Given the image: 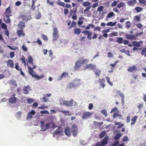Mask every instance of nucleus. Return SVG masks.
I'll return each mask as SVG.
<instances>
[{
    "mask_svg": "<svg viewBox=\"0 0 146 146\" xmlns=\"http://www.w3.org/2000/svg\"><path fill=\"white\" fill-rule=\"evenodd\" d=\"M28 68L29 73L33 77L36 78L37 80H38L44 77V75L43 74H42L40 76H38L36 75L35 72H34L33 71V69L30 66H28Z\"/></svg>",
    "mask_w": 146,
    "mask_h": 146,
    "instance_id": "nucleus-1",
    "label": "nucleus"
},
{
    "mask_svg": "<svg viewBox=\"0 0 146 146\" xmlns=\"http://www.w3.org/2000/svg\"><path fill=\"white\" fill-rule=\"evenodd\" d=\"M108 137H105L101 142H98L95 146H105L108 143Z\"/></svg>",
    "mask_w": 146,
    "mask_h": 146,
    "instance_id": "nucleus-2",
    "label": "nucleus"
},
{
    "mask_svg": "<svg viewBox=\"0 0 146 146\" xmlns=\"http://www.w3.org/2000/svg\"><path fill=\"white\" fill-rule=\"evenodd\" d=\"M40 127L43 131H45L49 128L51 124L47 123L45 124L44 122L43 121H40Z\"/></svg>",
    "mask_w": 146,
    "mask_h": 146,
    "instance_id": "nucleus-3",
    "label": "nucleus"
},
{
    "mask_svg": "<svg viewBox=\"0 0 146 146\" xmlns=\"http://www.w3.org/2000/svg\"><path fill=\"white\" fill-rule=\"evenodd\" d=\"M72 132L73 136L76 137L78 133V128L76 124H73L71 129Z\"/></svg>",
    "mask_w": 146,
    "mask_h": 146,
    "instance_id": "nucleus-4",
    "label": "nucleus"
},
{
    "mask_svg": "<svg viewBox=\"0 0 146 146\" xmlns=\"http://www.w3.org/2000/svg\"><path fill=\"white\" fill-rule=\"evenodd\" d=\"M58 129H56L53 133V135L54 137L56 135L60 134L62 135L63 134V130L61 127L58 126Z\"/></svg>",
    "mask_w": 146,
    "mask_h": 146,
    "instance_id": "nucleus-5",
    "label": "nucleus"
},
{
    "mask_svg": "<svg viewBox=\"0 0 146 146\" xmlns=\"http://www.w3.org/2000/svg\"><path fill=\"white\" fill-rule=\"evenodd\" d=\"M74 100H71L70 101H63L62 102V105L67 107H71L72 106Z\"/></svg>",
    "mask_w": 146,
    "mask_h": 146,
    "instance_id": "nucleus-6",
    "label": "nucleus"
},
{
    "mask_svg": "<svg viewBox=\"0 0 146 146\" xmlns=\"http://www.w3.org/2000/svg\"><path fill=\"white\" fill-rule=\"evenodd\" d=\"M96 67V65H94L93 64L91 63L85 66L84 68V69L86 70L87 69L90 68L91 69L94 70Z\"/></svg>",
    "mask_w": 146,
    "mask_h": 146,
    "instance_id": "nucleus-7",
    "label": "nucleus"
},
{
    "mask_svg": "<svg viewBox=\"0 0 146 146\" xmlns=\"http://www.w3.org/2000/svg\"><path fill=\"white\" fill-rule=\"evenodd\" d=\"M126 38L129 40H136L137 37H135V35L131 34H127L125 36Z\"/></svg>",
    "mask_w": 146,
    "mask_h": 146,
    "instance_id": "nucleus-8",
    "label": "nucleus"
},
{
    "mask_svg": "<svg viewBox=\"0 0 146 146\" xmlns=\"http://www.w3.org/2000/svg\"><path fill=\"white\" fill-rule=\"evenodd\" d=\"M35 111L33 110H32L31 111L29 112L26 117V120H28L29 119H31L33 118L32 115H34L35 114Z\"/></svg>",
    "mask_w": 146,
    "mask_h": 146,
    "instance_id": "nucleus-9",
    "label": "nucleus"
},
{
    "mask_svg": "<svg viewBox=\"0 0 146 146\" xmlns=\"http://www.w3.org/2000/svg\"><path fill=\"white\" fill-rule=\"evenodd\" d=\"M93 113L92 112H84L83 114L82 117L83 119H86L90 116Z\"/></svg>",
    "mask_w": 146,
    "mask_h": 146,
    "instance_id": "nucleus-10",
    "label": "nucleus"
},
{
    "mask_svg": "<svg viewBox=\"0 0 146 146\" xmlns=\"http://www.w3.org/2000/svg\"><path fill=\"white\" fill-rule=\"evenodd\" d=\"M71 130L68 127H67L64 130L65 134L68 136H70L71 135Z\"/></svg>",
    "mask_w": 146,
    "mask_h": 146,
    "instance_id": "nucleus-11",
    "label": "nucleus"
},
{
    "mask_svg": "<svg viewBox=\"0 0 146 146\" xmlns=\"http://www.w3.org/2000/svg\"><path fill=\"white\" fill-rule=\"evenodd\" d=\"M13 97H11L9 99V102L11 104H15L17 101V98L15 97V95H13Z\"/></svg>",
    "mask_w": 146,
    "mask_h": 146,
    "instance_id": "nucleus-12",
    "label": "nucleus"
},
{
    "mask_svg": "<svg viewBox=\"0 0 146 146\" xmlns=\"http://www.w3.org/2000/svg\"><path fill=\"white\" fill-rule=\"evenodd\" d=\"M136 0H130L127 2L128 5L130 6H133L136 4Z\"/></svg>",
    "mask_w": 146,
    "mask_h": 146,
    "instance_id": "nucleus-13",
    "label": "nucleus"
},
{
    "mask_svg": "<svg viewBox=\"0 0 146 146\" xmlns=\"http://www.w3.org/2000/svg\"><path fill=\"white\" fill-rule=\"evenodd\" d=\"M137 70V67L135 66H132L129 67L128 69V71L130 72H133L134 71H136Z\"/></svg>",
    "mask_w": 146,
    "mask_h": 146,
    "instance_id": "nucleus-14",
    "label": "nucleus"
},
{
    "mask_svg": "<svg viewBox=\"0 0 146 146\" xmlns=\"http://www.w3.org/2000/svg\"><path fill=\"white\" fill-rule=\"evenodd\" d=\"M51 94H48L45 95L42 97V99L43 101L44 102H46L48 100V98L51 96Z\"/></svg>",
    "mask_w": 146,
    "mask_h": 146,
    "instance_id": "nucleus-15",
    "label": "nucleus"
},
{
    "mask_svg": "<svg viewBox=\"0 0 146 146\" xmlns=\"http://www.w3.org/2000/svg\"><path fill=\"white\" fill-rule=\"evenodd\" d=\"M8 66L13 68L14 66V63L13 61L11 60H9L7 62Z\"/></svg>",
    "mask_w": 146,
    "mask_h": 146,
    "instance_id": "nucleus-16",
    "label": "nucleus"
},
{
    "mask_svg": "<svg viewBox=\"0 0 146 146\" xmlns=\"http://www.w3.org/2000/svg\"><path fill=\"white\" fill-rule=\"evenodd\" d=\"M99 82L100 85L101 86L102 88H104L105 86V84H104L105 82V80L104 78L102 79H99Z\"/></svg>",
    "mask_w": 146,
    "mask_h": 146,
    "instance_id": "nucleus-17",
    "label": "nucleus"
},
{
    "mask_svg": "<svg viewBox=\"0 0 146 146\" xmlns=\"http://www.w3.org/2000/svg\"><path fill=\"white\" fill-rule=\"evenodd\" d=\"M81 66V63L80 60H77L75 63L74 68L75 69L79 68Z\"/></svg>",
    "mask_w": 146,
    "mask_h": 146,
    "instance_id": "nucleus-18",
    "label": "nucleus"
},
{
    "mask_svg": "<svg viewBox=\"0 0 146 146\" xmlns=\"http://www.w3.org/2000/svg\"><path fill=\"white\" fill-rule=\"evenodd\" d=\"M17 33L19 37H21V36H23L25 35V34L24 33L23 29L21 30H17Z\"/></svg>",
    "mask_w": 146,
    "mask_h": 146,
    "instance_id": "nucleus-19",
    "label": "nucleus"
},
{
    "mask_svg": "<svg viewBox=\"0 0 146 146\" xmlns=\"http://www.w3.org/2000/svg\"><path fill=\"white\" fill-rule=\"evenodd\" d=\"M58 111L59 112H61L63 113L64 115H71V113H70V111L68 110H59Z\"/></svg>",
    "mask_w": 146,
    "mask_h": 146,
    "instance_id": "nucleus-20",
    "label": "nucleus"
},
{
    "mask_svg": "<svg viewBox=\"0 0 146 146\" xmlns=\"http://www.w3.org/2000/svg\"><path fill=\"white\" fill-rule=\"evenodd\" d=\"M133 46L136 47H139L140 46V43H142V42L141 41L138 42L136 41H134L132 42Z\"/></svg>",
    "mask_w": 146,
    "mask_h": 146,
    "instance_id": "nucleus-21",
    "label": "nucleus"
},
{
    "mask_svg": "<svg viewBox=\"0 0 146 146\" xmlns=\"http://www.w3.org/2000/svg\"><path fill=\"white\" fill-rule=\"evenodd\" d=\"M18 26L19 28L22 29L24 28L25 26V23L22 21H19Z\"/></svg>",
    "mask_w": 146,
    "mask_h": 146,
    "instance_id": "nucleus-22",
    "label": "nucleus"
},
{
    "mask_svg": "<svg viewBox=\"0 0 146 146\" xmlns=\"http://www.w3.org/2000/svg\"><path fill=\"white\" fill-rule=\"evenodd\" d=\"M68 76V73L64 72L62 73L61 76H60L59 78L58 79L59 80L62 79L63 77L66 78Z\"/></svg>",
    "mask_w": 146,
    "mask_h": 146,
    "instance_id": "nucleus-23",
    "label": "nucleus"
},
{
    "mask_svg": "<svg viewBox=\"0 0 146 146\" xmlns=\"http://www.w3.org/2000/svg\"><path fill=\"white\" fill-rule=\"evenodd\" d=\"M11 13V11L10 10V7H9L6 9L5 13V16H11L10 14Z\"/></svg>",
    "mask_w": 146,
    "mask_h": 146,
    "instance_id": "nucleus-24",
    "label": "nucleus"
},
{
    "mask_svg": "<svg viewBox=\"0 0 146 146\" xmlns=\"http://www.w3.org/2000/svg\"><path fill=\"white\" fill-rule=\"evenodd\" d=\"M30 90V87L29 86H25L23 89L24 93L25 94H27L29 93L28 91Z\"/></svg>",
    "mask_w": 146,
    "mask_h": 146,
    "instance_id": "nucleus-25",
    "label": "nucleus"
},
{
    "mask_svg": "<svg viewBox=\"0 0 146 146\" xmlns=\"http://www.w3.org/2000/svg\"><path fill=\"white\" fill-rule=\"evenodd\" d=\"M84 19V18L83 17H80L79 18V21L78 22V24L79 25H81L83 23V21H82Z\"/></svg>",
    "mask_w": 146,
    "mask_h": 146,
    "instance_id": "nucleus-26",
    "label": "nucleus"
},
{
    "mask_svg": "<svg viewBox=\"0 0 146 146\" xmlns=\"http://www.w3.org/2000/svg\"><path fill=\"white\" fill-rule=\"evenodd\" d=\"M94 71L96 75V76H98L99 77L100 74L101 72V70H99L97 69L96 68L94 70H93Z\"/></svg>",
    "mask_w": 146,
    "mask_h": 146,
    "instance_id": "nucleus-27",
    "label": "nucleus"
},
{
    "mask_svg": "<svg viewBox=\"0 0 146 146\" xmlns=\"http://www.w3.org/2000/svg\"><path fill=\"white\" fill-rule=\"evenodd\" d=\"M137 117L138 116L137 115H135L131 119V125H133L135 123L136 121Z\"/></svg>",
    "mask_w": 146,
    "mask_h": 146,
    "instance_id": "nucleus-28",
    "label": "nucleus"
},
{
    "mask_svg": "<svg viewBox=\"0 0 146 146\" xmlns=\"http://www.w3.org/2000/svg\"><path fill=\"white\" fill-rule=\"evenodd\" d=\"M134 10L136 11V13H138L142 11L143 10V9L140 7L137 6L134 8Z\"/></svg>",
    "mask_w": 146,
    "mask_h": 146,
    "instance_id": "nucleus-29",
    "label": "nucleus"
},
{
    "mask_svg": "<svg viewBox=\"0 0 146 146\" xmlns=\"http://www.w3.org/2000/svg\"><path fill=\"white\" fill-rule=\"evenodd\" d=\"M10 16H5V18L4 19V21L7 23H9L11 22L10 19L9 17Z\"/></svg>",
    "mask_w": 146,
    "mask_h": 146,
    "instance_id": "nucleus-30",
    "label": "nucleus"
},
{
    "mask_svg": "<svg viewBox=\"0 0 146 146\" xmlns=\"http://www.w3.org/2000/svg\"><path fill=\"white\" fill-rule=\"evenodd\" d=\"M74 32L75 34L79 35L80 34L81 32V31L80 29L76 28L74 29Z\"/></svg>",
    "mask_w": 146,
    "mask_h": 146,
    "instance_id": "nucleus-31",
    "label": "nucleus"
},
{
    "mask_svg": "<svg viewBox=\"0 0 146 146\" xmlns=\"http://www.w3.org/2000/svg\"><path fill=\"white\" fill-rule=\"evenodd\" d=\"M123 38L122 37H117L116 38V42L120 44L123 43Z\"/></svg>",
    "mask_w": 146,
    "mask_h": 146,
    "instance_id": "nucleus-32",
    "label": "nucleus"
},
{
    "mask_svg": "<svg viewBox=\"0 0 146 146\" xmlns=\"http://www.w3.org/2000/svg\"><path fill=\"white\" fill-rule=\"evenodd\" d=\"M28 62L31 65H33V60L32 57L30 56L28 57Z\"/></svg>",
    "mask_w": 146,
    "mask_h": 146,
    "instance_id": "nucleus-33",
    "label": "nucleus"
},
{
    "mask_svg": "<svg viewBox=\"0 0 146 146\" xmlns=\"http://www.w3.org/2000/svg\"><path fill=\"white\" fill-rule=\"evenodd\" d=\"M116 22L113 23L112 22H108L106 25L107 26H111V27H113L116 25Z\"/></svg>",
    "mask_w": 146,
    "mask_h": 146,
    "instance_id": "nucleus-34",
    "label": "nucleus"
},
{
    "mask_svg": "<svg viewBox=\"0 0 146 146\" xmlns=\"http://www.w3.org/2000/svg\"><path fill=\"white\" fill-rule=\"evenodd\" d=\"M21 60L22 61V63H24L25 65L26 66V59L23 55H22Z\"/></svg>",
    "mask_w": 146,
    "mask_h": 146,
    "instance_id": "nucleus-35",
    "label": "nucleus"
},
{
    "mask_svg": "<svg viewBox=\"0 0 146 146\" xmlns=\"http://www.w3.org/2000/svg\"><path fill=\"white\" fill-rule=\"evenodd\" d=\"M52 36L54 40H56L59 38L58 34H52Z\"/></svg>",
    "mask_w": 146,
    "mask_h": 146,
    "instance_id": "nucleus-36",
    "label": "nucleus"
},
{
    "mask_svg": "<svg viewBox=\"0 0 146 146\" xmlns=\"http://www.w3.org/2000/svg\"><path fill=\"white\" fill-rule=\"evenodd\" d=\"M106 78L108 83L111 86H112L113 83L110 81V78L108 76H106Z\"/></svg>",
    "mask_w": 146,
    "mask_h": 146,
    "instance_id": "nucleus-37",
    "label": "nucleus"
},
{
    "mask_svg": "<svg viewBox=\"0 0 146 146\" xmlns=\"http://www.w3.org/2000/svg\"><path fill=\"white\" fill-rule=\"evenodd\" d=\"M81 62V64H84L88 62L89 61V60L87 59H84L82 60H80Z\"/></svg>",
    "mask_w": 146,
    "mask_h": 146,
    "instance_id": "nucleus-38",
    "label": "nucleus"
},
{
    "mask_svg": "<svg viewBox=\"0 0 146 146\" xmlns=\"http://www.w3.org/2000/svg\"><path fill=\"white\" fill-rule=\"evenodd\" d=\"M121 136V133H118L114 137V139L115 140H117L119 139Z\"/></svg>",
    "mask_w": 146,
    "mask_h": 146,
    "instance_id": "nucleus-39",
    "label": "nucleus"
},
{
    "mask_svg": "<svg viewBox=\"0 0 146 146\" xmlns=\"http://www.w3.org/2000/svg\"><path fill=\"white\" fill-rule=\"evenodd\" d=\"M114 15V13L113 12H111L108 13L107 16V18H110L112 17Z\"/></svg>",
    "mask_w": 146,
    "mask_h": 146,
    "instance_id": "nucleus-40",
    "label": "nucleus"
},
{
    "mask_svg": "<svg viewBox=\"0 0 146 146\" xmlns=\"http://www.w3.org/2000/svg\"><path fill=\"white\" fill-rule=\"evenodd\" d=\"M125 5V3L121 2L118 4L117 6L118 8L120 9L121 7H123Z\"/></svg>",
    "mask_w": 146,
    "mask_h": 146,
    "instance_id": "nucleus-41",
    "label": "nucleus"
},
{
    "mask_svg": "<svg viewBox=\"0 0 146 146\" xmlns=\"http://www.w3.org/2000/svg\"><path fill=\"white\" fill-rule=\"evenodd\" d=\"M83 5L84 7H86L90 6V3L89 2L85 1L83 2Z\"/></svg>",
    "mask_w": 146,
    "mask_h": 146,
    "instance_id": "nucleus-42",
    "label": "nucleus"
},
{
    "mask_svg": "<svg viewBox=\"0 0 146 146\" xmlns=\"http://www.w3.org/2000/svg\"><path fill=\"white\" fill-rule=\"evenodd\" d=\"M22 48L23 50V52H27L28 50V48L25 45V44H23L22 45Z\"/></svg>",
    "mask_w": 146,
    "mask_h": 146,
    "instance_id": "nucleus-43",
    "label": "nucleus"
},
{
    "mask_svg": "<svg viewBox=\"0 0 146 146\" xmlns=\"http://www.w3.org/2000/svg\"><path fill=\"white\" fill-rule=\"evenodd\" d=\"M106 131H102L100 134V137L102 138L104 137L105 135Z\"/></svg>",
    "mask_w": 146,
    "mask_h": 146,
    "instance_id": "nucleus-44",
    "label": "nucleus"
},
{
    "mask_svg": "<svg viewBox=\"0 0 146 146\" xmlns=\"http://www.w3.org/2000/svg\"><path fill=\"white\" fill-rule=\"evenodd\" d=\"M134 19L135 21H139L140 20V16L138 15H136L135 16Z\"/></svg>",
    "mask_w": 146,
    "mask_h": 146,
    "instance_id": "nucleus-45",
    "label": "nucleus"
},
{
    "mask_svg": "<svg viewBox=\"0 0 146 146\" xmlns=\"http://www.w3.org/2000/svg\"><path fill=\"white\" fill-rule=\"evenodd\" d=\"M76 26V22L74 21H73L72 22L71 25L69 27V29H70L73 27H75Z\"/></svg>",
    "mask_w": 146,
    "mask_h": 146,
    "instance_id": "nucleus-46",
    "label": "nucleus"
},
{
    "mask_svg": "<svg viewBox=\"0 0 146 146\" xmlns=\"http://www.w3.org/2000/svg\"><path fill=\"white\" fill-rule=\"evenodd\" d=\"M42 38L44 40L47 41L48 40L47 36L44 34H42L41 35Z\"/></svg>",
    "mask_w": 146,
    "mask_h": 146,
    "instance_id": "nucleus-47",
    "label": "nucleus"
},
{
    "mask_svg": "<svg viewBox=\"0 0 146 146\" xmlns=\"http://www.w3.org/2000/svg\"><path fill=\"white\" fill-rule=\"evenodd\" d=\"M53 32L52 34H58V31L56 27H54L53 28Z\"/></svg>",
    "mask_w": 146,
    "mask_h": 146,
    "instance_id": "nucleus-48",
    "label": "nucleus"
},
{
    "mask_svg": "<svg viewBox=\"0 0 146 146\" xmlns=\"http://www.w3.org/2000/svg\"><path fill=\"white\" fill-rule=\"evenodd\" d=\"M117 1H115L113 2L111 5V6L112 7H115L117 5Z\"/></svg>",
    "mask_w": 146,
    "mask_h": 146,
    "instance_id": "nucleus-49",
    "label": "nucleus"
},
{
    "mask_svg": "<svg viewBox=\"0 0 146 146\" xmlns=\"http://www.w3.org/2000/svg\"><path fill=\"white\" fill-rule=\"evenodd\" d=\"M27 101L29 104H31L34 102V100L33 99L30 98H29L27 99Z\"/></svg>",
    "mask_w": 146,
    "mask_h": 146,
    "instance_id": "nucleus-50",
    "label": "nucleus"
},
{
    "mask_svg": "<svg viewBox=\"0 0 146 146\" xmlns=\"http://www.w3.org/2000/svg\"><path fill=\"white\" fill-rule=\"evenodd\" d=\"M41 17V13L39 12H38V14L36 15L35 18L37 19H39Z\"/></svg>",
    "mask_w": 146,
    "mask_h": 146,
    "instance_id": "nucleus-51",
    "label": "nucleus"
},
{
    "mask_svg": "<svg viewBox=\"0 0 146 146\" xmlns=\"http://www.w3.org/2000/svg\"><path fill=\"white\" fill-rule=\"evenodd\" d=\"M10 82L11 84L14 86H16L17 85L16 81L15 80H12L10 81Z\"/></svg>",
    "mask_w": 146,
    "mask_h": 146,
    "instance_id": "nucleus-52",
    "label": "nucleus"
},
{
    "mask_svg": "<svg viewBox=\"0 0 146 146\" xmlns=\"http://www.w3.org/2000/svg\"><path fill=\"white\" fill-rule=\"evenodd\" d=\"M92 35V33L91 32H90L87 35V38L89 39V40H91L92 39V38L91 36V35Z\"/></svg>",
    "mask_w": 146,
    "mask_h": 146,
    "instance_id": "nucleus-53",
    "label": "nucleus"
},
{
    "mask_svg": "<svg viewBox=\"0 0 146 146\" xmlns=\"http://www.w3.org/2000/svg\"><path fill=\"white\" fill-rule=\"evenodd\" d=\"M101 113L103 114L104 115L106 116H107L108 115L107 111L105 110H103L101 111Z\"/></svg>",
    "mask_w": 146,
    "mask_h": 146,
    "instance_id": "nucleus-54",
    "label": "nucleus"
},
{
    "mask_svg": "<svg viewBox=\"0 0 146 146\" xmlns=\"http://www.w3.org/2000/svg\"><path fill=\"white\" fill-rule=\"evenodd\" d=\"M48 52H49V56L51 57L52 59H53V58L52 57V56L53 54V53L52 50H49L48 51Z\"/></svg>",
    "mask_w": 146,
    "mask_h": 146,
    "instance_id": "nucleus-55",
    "label": "nucleus"
},
{
    "mask_svg": "<svg viewBox=\"0 0 146 146\" xmlns=\"http://www.w3.org/2000/svg\"><path fill=\"white\" fill-rule=\"evenodd\" d=\"M1 27L3 29L5 30H6V29H7L6 24L4 23L2 24Z\"/></svg>",
    "mask_w": 146,
    "mask_h": 146,
    "instance_id": "nucleus-56",
    "label": "nucleus"
},
{
    "mask_svg": "<svg viewBox=\"0 0 146 146\" xmlns=\"http://www.w3.org/2000/svg\"><path fill=\"white\" fill-rule=\"evenodd\" d=\"M58 4L59 5L61 6L62 7H64L65 6V3L64 2H58Z\"/></svg>",
    "mask_w": 146,
    "mask_h": 146,
    "instance_id": "nucleus-57",
    "label": "nucleus"
},
{
    "mask_svg": "<svg viewBox=\"0 0 146 146\" xmlns=\"http://www.w3.org/2000/svg\"><path fill=\"white\" fill-rule=\"evenodd\" d=\"M103 7L102 6L98 7L97 9V11L99 12H101L103 10Z\"/></svg>",
    "mask_w": 146,
    "mask_h": 146,
    "instance_id": "nucleus-58",
    "label": "nucleus"
},
{
    "mask_svg": "<svg viewBox=\"0 0 146 146\" xmlns=\"http://www.w3.org/2000/svg\"><path fill=\"white\" fill-rule=\"evenodd\" d=\"M136 26L139 29H141L143 27L141 23H139L136 25Z\"/></svg>",
    "mask_w": 146,
    "mask_h": 146,
    "instance_id": "nucleus-59",
    "label": "nucleus"
},
{
    "mask_svg": "<svg viewBox=\"0 0 146 146\" xmlns=\"http://www.w3.org/2000/svg\"><path fill=\"white\" fill-rule=\"evenodd\" d=\"M40 113L41 114H48L49 113L48 111L46 110H45L44 111H41Z\"/></svg>",
    "mask_w": 146,
    "mask_h": 146,
    "instance_id": "nucleus-60",
    "label": "nucleus"
},
{
    "mask_svg": "<svg viewBox=\"0 0 146 146\" xmlns=\"http://www.w3.org/2000/svg\"><path fill=\"white\" fill-rule=\"evenodd\" d=\"M15 68L16 70H20L19 68V64L18 63L15 64Z\"/></svg>",
    "mask_w": 146,
    "mask_h": 146,
    "instance_id": "nucleus-61",
    "label": "nucleus"
},
{
    "mask_svg": "<svg viewBox=\"0 0 146 146\" xmlns=\"http://www.w3.org/2000/svg\"><path fill=\"white\" fill-rule=\"evenodd\" d=\"M146 52V48H144L142 49V52H141V54L142 55H144L145 54V53Z\"/></svg>",
    "mask_w": 146,
    "mask_h": 146,
    "instance_id": "nucleus-62",
    "label": "nucleus"
},
{
    "mask_svg": "<svg viewBox=\"0 0 146 146\" xmlns=\"http://www.w3.org/2000/svg\"><path fill=\"white\" fill-rule=\"evenodd\" d=\"M117 110V108L116 107H115L114 108L112 109V110H111V111L110 113H112L113 112H114L115 111Z\"/></svg>",
    "mask_w": 146,
    "mask_h": 146,
    "instance_id": "nucleus-63",
    "label": "nucleus"
},
{
    "mask_svg": "<svg viewBox=\"0 0 146 146\" xmlns=\"http://www.w3.org/2000/svg\"><path fill=\"white\" fill-rule=\"evenodd\" d=\"M123 42L124 44L127 45L128 44L129 42L127 40H123Z\"/></svg>",
    "mask_w": 146,
    "mask_h": 146,
    "instance_id": "nucleus-64",
    "label": "nucleus"
}]
</instances>
